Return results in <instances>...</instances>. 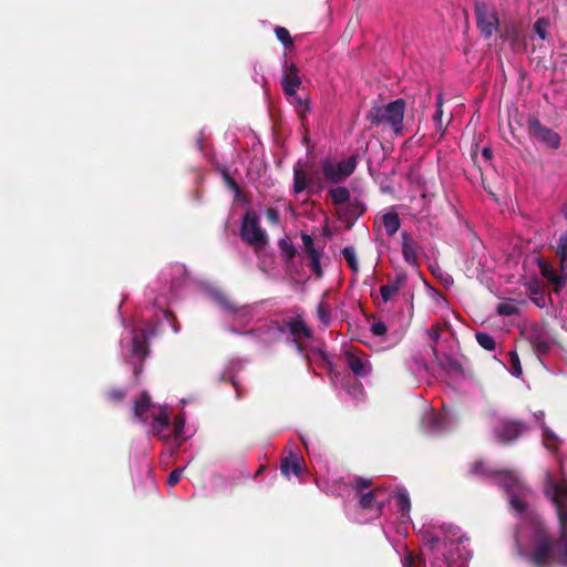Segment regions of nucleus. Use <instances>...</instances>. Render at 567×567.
<instances>
[{"mask_svg": "<svg viewBox=\"0 0 567 567\" xmlns=\"http://www.w3.org/2000/svg\"><path fill=\"white\" fill-rule=\"evenodd\" d=\"M132 352L140 358H145L147 355L148 344L144 334L134 336L132 341Z\"/></svg>", "mask_w": 567, "mask_h": 567, "instance_id": "nucleus-27", "label": "nucleus"}, {"mask_svg": "<svg viewBox=\"0 0 567 567\" xmlns=\"http://www.w3.org/2000/svg\"><path fill=\"white\" fill-rule=\"evenodd\" d=\"M274 32H275V35H276L277 40L279 42H281L282 45L287 50L295 49L293 39L290 35V32H289V30L287 28L281 27V25H276L275 29H274Z\"/></svg>", "mask_w": 567, "mask_h": 567, "instance_id": "nucleus-26", "label": "nucleus"}, {"mask_svg": "<svg viewBox=\"0 0 567 567\" xmlns=\"http://www.w3.org/2000/svg\"><path fill=\"white\" fill-rule=\"evenodd\" d=\"M532 348L536 346V341H545L548 339L547 336H545L537 326L533 327L532 332L527 337Z\"/></svg>", "mask_w": 567, "mask_h": 567, "instance_id": "nucleus-42", "label": "nucleus"}, {"mask_svg": "<svg viewBox=\"0 0 567 567\" xmlns=\"http://www.w3.org/2000/svg\"><path fill=\"white\" fill-rule=\"evenodd\" d=\"M152 405V399L147 392H142L140 398L135 400L133 411L136 419L146 422L147 411Z\"/></svg>", "mask_w": 567, "mask_h": 567, "instance_id": "nucleus-18", "label": "nucleus"}, {"mask_svg": "<svg viewBox=\"0 0 567 567\" xmlns=\"http://www.w3.org/2000/svg\"><path fill=\"white\" fill-rule=\"evenodd\" d=\"M547 29H548V21L546 19H538L534 24V31L536 34L542 39L545 40L547 38Z\"/></svg>", "mask_w": 567, "mask_h": 567, "instance_id": "nucleus-40", "label": "nucleus"}, {"mask_svg": "<svg viewBox=\"0 0 567 567\" xmlns=\"http://www.w3.org/2000/svg\"><path fill=\"white\" fill-rule=\"evenodd\" d=\"M349 369L357 377H365L370 372V365L351 351L344 353Z\"/></svg>", "mask_w": 567, "mask_h": 567, "instance_id": "nucleus-17", "label": "nucleus"}, {"mask_svg": "<svg viewBox=\"0 0 567 567\" xmlns=\"http://www.w3.org/2000/svg\"><path fill=\"white\" fill-rule=\"evenodd\" d=\"M477 343L487 351H493L496 348L495 339L487 332L478 331L475 333Z\"/></svg>", "mask_w": 567, "mask_h": 567, "instance_id": "nucleus-30", "label": "nucleus"}, {"mask_svg": "<svg viewBox=\"0 0 567 567\" xmlns=\"http://www.w3.org/2000/svg\"><path fill=\"white\" fill-rule=\"evenodd\" d=\"M509 359L513 368V374L519 377L522 374V365L518 353L516 351H511Z\"/></svg>", "mask_w": 567, "mask_h": 567, "instance_id": "nucleus-44", "label": "nucleus"}, {"mask_svg": "<svg viewBox=\"0 0 567 567\" xmlns=\"http://www.w3.org/2000/svg\"><path fill=\"white\" fill-rule=\"evenodd\" d=\"M427 421L429 423L431 424V429L433 431L435 430H439L442 427V424H443V417L439 416V415H435V414H430L427 416Z\"/></svg>", "mask_w": 567, "mask_h": 567, "instance_id": "nucleus-51", "label": "nucleus"}, {"mask_svg": "<svg viewBox=\"0 0 567 567\" xmlns=\"http://www.w3.org/2000/svg\"><path fill=\"white\" fill-rule=\"evenodd\" d=\"M321 255L310 257V268L315 272V275L320 278L322 276V268L320 265Z\"/></svg>", "mask_w": 567, "mask_h": 567, "instance_id": "nucleus-48", "label": "nucleus"}, {"mask_svg": "<svg viewBox=\"0 0 567 567\" xmlns=\"http://www.w3.org/2000/svg\"><path fill=\"white\" fill-rule=\"evenodd\" d=\"M447 328V323L444 322V323H435L433 324L429 330H427V334L430 337V339L434 342V344L432 346V351L434 354H436V348H435V344L439 342L440 338H441V333Z\"/></svg>", "mask_w": 567, "mask_h": 567, "instance_id": "nucleus-33", "label": "nucleus"}, {"mask_svg": "<svg viewBox=\"0 0 567 567\" xmlns=\"http://www.w3.org/2000/svg\"><path fill=\"white\" fill-rule=\"evenodd\" d=\"M527 559L534 567H551L555 563V543L550 535L539 532Z\"/></svg>", "mask_w": 567, "mask_h": 567, "instance_id": "nucleus-3", "label": "nucleus"}, {"mask_svg": "<svg viewBox=\"0 0 567 567\" xmlns=\"http://www.w3.org/2000/svg\"><path fill=\"white\" fill-rule=\"evenodd\" d=\"M527 431V426L519 421H504L496 429L495 434L499 442L511 444Z\"/></svg>", "mask_w": 567, "mask_h": 567, "instance_id": "nucleus-8", "label": "nucleus"}, {"mask_svg": "<svg viewBox=\"0 0 567 567\" xmlns=\"http://www.w3.org/2000/svg\"><path fill=\"white\" fill-rule=\"evenodd\" d=\"M381 493L380 488H374L368 493L361 495L359 499V505L362 509H371L377 502L379 494Z\"/></svg>", "mask_w": 567, "mask_h": 567, "instance_id": "nucleus-28", "label": "nucleus"}, {"mask_svg": "<svg viewBox=\"0 0 567 567\" xmlns=\"http://www.w3.org/2000/svg\"><path fill=\"white\" fill-rule=\"evenodd\" d=\"M550 349H551V342H550L549 338L546 339L545 341H536V346L533 347V350L538 355V358L549 353Z\"/></svg>", "mask_w": 567, "mask_h": 567, "instance_id": "nucleus-39", "label": "nucleus"}, {"mask_svg": "<svg viewBox=\"0 0 567 567\" xmlns=\"http://www.w3.org/2000/svg\"><path fill=\"white\" fill-rule=\"evenodd\" d=\"M292 99V104L296 107L298 115L301 118H305L306 114L310 112V101L309 99H302L300 95L295 93V96H290Z\"/></svg>", "mask_w": 567, "mask_h": 567, "instance_id": "nucleus-29", "label": "nucleus"}, {"mask_svg": "<svg viewBox=\"0 0 567 567\" xmlns=\"http://www.w3.org/2000/svg\"><path fill=\"white\" fill-rule=\"evenodd\" d=\"M527 132L529 137L550 150H558L561 137L558 133L544 125L536 116L527 120Z\"/></svg>", "mask_w": 567, "mask_h": 567, "instance_id": "nucleus-5", "label": "nucleus"}, {"mask_svg": "<svg viewBox=\"0 0 567 567\" xmlns=\"http://www.w3.org/2000/svg\"><path fill=\"white\" fill-rule=\"evenodd\" d=\"M223 177H224V181L226 183V185L234 192L236 193H239L240 192V188L238 186V184L236 183V181L229 175V173L227 171H224L223 172Z\"/></svg>", "mask_w": 567, "mask_h": 567, "instance_id": "nucleus-50", "label": "nucleus"}, {"mask_svg": "<svg viewBox=\"0 0 567 567\" xmlns=\"http://www.w3.org/2000/svg\"><path fill=\"white\" fill-rule=\"evenodd\" d=\"M357 164L358 162L355 155H351L347 159L339 163H333L326 159L322 162L321 166L322 174L328 182L332 184H339L352 175V173L355 171Z\"/></svg>", "mask_w": 567, "mask_h": 567, "instance_id": "nucleus-6", "label": "nucleus"}, {"mask_svg": "<svg viewBox=\"0 0 567 567\" xmlns=\"http://www.w3.org/2000/svg\"><path fill=\"white\" fill-rule=\"evenodd\" d=\"M266 217L269 223H271L274 225L279 224L280 217H279V213L276 208H268L266 210Z\"/></svg>", "mask_w": 567, "mask_h": 567, "instance_id": "nucleus-52", "label": "nucleus"}, {"mask_svg": "<svg viewBox=\"0 0 567 567\" xmlns=\"http://www.w3.org/2000/svg\"><path fill=\"white\" fill-rule=\"evenodd\" d=\"M556 255L559 258L560 269L565 270L567 268V230L557 240Z\"/></svg>", "mask_w": 567, "mask_h": 567, "instance_id": "nucleus-24", "label": "nucleus"}, {"mask_svg": "<svg viewBox=\"0 0 567 567\" xmlns=\"http://www.w3.org/2000/svg\"><path fill=\"white\" fill-rule=\"evenodd\" d=\"M301 85L299 69L295 63L286 65L281 78L282 91L287 96H295L297 89Z\"/></svg>", "mask_w": 567, "mask_h": 567, "instance_id": "nucleus-12", "label": "nucleus"}, {"mask_svg": "<svg viewBox=\"0 0 567 567\" xmlns=\"http://www.w3.org/2000/svg\"><path fill=\"white\" fill-rule=\"evenodd\" d=\"M212 296L215 302L228 313H236L240 308L231 298H229L223 291L216 290L213 292Z\"/></svg>", "mask_w": 567, "mask_h": 567, "instance_id": "nucleus-20", "label": "nucleus"}, {"mask_svg": "<svg viewBox=\"0 0 567 567\" xmlns=\"http://www.w3.org/2000/svg\"><path fill=\"white\" fill-rule=\"evenodd\" d=\"M342 256L346 259L351 270L358 271L359 264L355 257V249L352 246H347L342 249Z\"/></svg>", "mask_w": 567, "mask_h": 567, "instance_id": "nucleus-35", "label": "nucleus"}, {"mask_svg": "<svg viewBox=\"0 0 567 567\" xmlns=\"http://www.w3.org/2000/svg\"><path fill=\"white\" fill-rule=\"evenodd\" d=\"M301 240L303 244V251L309 258L321 255L320 250L315 247L313 238L309 234L301 233Z\"/></svg>", "mask_w": 567, "mask_h": 567, "instance_id": "nucleus-32", "label": "nucleus"}, {"mask_svg": "<svg viewBox=\"0 0 567 567\" xmlns=\"http://www.w3.org/2000/svg\"><path fill=\"white\" fill-rule=\"evenodd\" d=\"M483 156L486 158V159H491L492 158V150L491 148H487L485 147L482 152Z\"/></svg>", "mask_w": 567, "mask_h": 567, "instance_id": "nucleus-58", "label": "nucleus"}, {"mask_svg": "<svg viewBox=\"0 0 567 567\" xmlns=\"http://www.w3.org/2000/svg\"><path fill=\"white\" fill-rule=\"evenodd\" d=\"M126 396V392L122 389H112L107 392V399L112 402H121Z\"/></svg>", "mask_w": 567, "mask_h": 567, "instance_id": "nucleus-46", "label": "nucleus"}, {"mask_svg": "<svg viewBox=\"0 0 567 567\" xmlns=\"http://www.w3.org/2000/svg\"><path fill=\"white\" fill-rule=\"evenodd\" d=\"M472 474L485 475V476H501L503 477L505 485L511 486L516 481V474L508 470H492L484 461H476L471 468Z\"/></svg>", "mask_w": 567, "mask_h": 567, "instance_id": "nucleus-13", "label": "nucleus"}, {"mask_svg": "<svg viewBox=\"0 0 567 567\" xmlns=\"http://www.w3.org/2000/svg\"><path fill=\"white\" fill-rule=\"evenodd\" d=\"M287 327H288L290 334L293 337L295 342H297L299 351L301 352L302 346L299 343V340L300 339H306V340L311 339L312 338L311 329L299 317L290 320L287 323Z\"/></svg>", "mask_w": 567, "mask_h": 567, "instance_id": "nucleus-16", "label": "nucleus"}, {"mask_svg": "<svg viewBox=\"0 0 567 567\" xmlns=\"http://www.w3.org/2000/svg\"><path fill=\"white\" fill-rule=\"evenodd\" d=\"M382 223L388 236H393L401 227V220L396 213H386L382 216Z\"/></svg>", "mask_w": 567, "mask_h": 567, "instance_id": "nucleus-21", "label": "nucleus"}, {"mask_svg": "<svg viewBox=\"0 0 567 567\" xmlns=\"http://www.w3.org/2000/svg\"><path fill=\"white\" fill-rule=\"evenodd\" d=\"M475 17L481 34L484 38L489 39L497 31L499 24L497 12L489 9L485 2L476 1Z\"/></svg>", "mask_w": 567, "mask_h": 567, "instance_id": "nucleus-7", "label": "nucleus"}, {"mask_svg": "<svg viewBox=\"0 0 567 567\" xmlns=\"http://www.w3.org/2000/svg\"><path fill=\"white\" fill-rule=\"evenodd\" d=\"M543 439L547 449L555 450L560 443L559 437L547 426H543Z\"/></svg>", "mask_w": 567, "mask_h": 567, "instance_id": "nucleus-34", "label": "nucleus"}, {"mask_svg": "<svg viewBox=\"0 0 567 567\" xmlns=\"http://www.w3.org/2000/svg\"><path fill=\"white\" fill-rule=\"evenodd\" d=\"M528 290L532 295L540 293V287L538 286V284H530Z\"/></svg>", "mask_w": 567, "mask_h": 567, "instance_id": "nucleus-56", "label": "nucleus"}, {"mask_svg": "<svg viewBox=\"0 0 567 567\" xmlns=\"http://www.w3.org/2000/svg\"><path fill=\"white\" fill-rule=\"evenodd\" d=\"M395 504L398 509L401 512L402 516H405L409 514L411 509V502L410 497L406 491H400L396 494Z\"/></svg>", "mask_w": 567, "mask_h": 567, "instance_id": "nucleus-31", "label": "nucleus"}, {"mask_svg": "<svg viewBox=\"0 0 567 567\" xmlns=\"http://www.w3.org/2000/svg\"><path fill=\"white\" fill-rule=\"evenodd\" d=\"M406 102L404 99H396L385 105H373L365 115L371 126L390 130L394 135L403 134V121Z\"/></svg>", "mask_w": 567, "mask_h": 567, "instance_id": "nucleus-1", "label": "nucleus"}, {"mask_svg": "<svg viewBox=\"0 0 567 567\" xmlns=\"http://www.w3.org/2000/svg\"><path fill=\"white\" fill-rule=\"evenodd\" d=\"M280 471L286 477H290L291 473L299 476L301 474L300 460L292 454L289 457H284L281 460Z\"/></svg>", "mask_w": 567, "mask_h": 567, "instance_id": "nucleus-19", "label": "nucleus"}, {"mask_svg": "<svg viewBox=\"0 0 567 567\" xmlns=\"http://www.w3.org/2000/svg\"><path fill=\"white\" fill-rule=\"evenodd\" d=\"M551 501L556 506L559 518V543L561 545V558L567 566V482L554 483L551 486Z\"/></svg>", "mask_w": 567, "mask_h": 567, "instance_id": "nucleus-2", "label": "nucleus"}, {"mask_svg": "<svg viewBox=\"0 0 567 567\" xmlns=\"http://www.w3.org/2000/svg\"><path fill=\"white\" fill-rule=\"evenodd\" d=\"M423 542L425 546H427L431 550L435 548V546L440 543V537L434 534L425 533L423 535Z\"/></svg>", "mask_w": 567, "mask_h": 567, "instance_id": "nucleus-47", "label": "nucleus"}, {"mask_svg": "<svg viewBox=\"0 0 567 567\" xmlns=\"http://www.w3.org/2000/svg\"><path fill=\"white\" fill-rule=\"evenodd\" d=\"M388 331L386 324L382 321L373 322L371 326V332L374 336H384Z\"/></svg>", "mask_w": 567, "mask_h": 567, "instance_id": "nucleus-49", "label": "nucleus"}, {"mask_svg": "<svg viewBox=\"0 0 567 567\" xmlns=\"http://www.w3.org/2000/svg\"><path fill=\"white\" fill-rule=\"evenodd\" d=\"M240 237L246 244L251 246L256 252L267 246L268 238L265 230L259 225V217L256 212L248 210L244 215Z\"/></svg>", "mask_w": 567, "mask_h": 567, "instance_id": "nucleus-4", "label": "nucleus"}, {"mask_svg": "<svg viewBox=\"0 0 567 567\" xmlns=\"http://www.w3.org/2000/svg\"><path fill=\"white\" fill-rule=\"evenodd\" d=\"M442 116H443V99L442 95L436 96V111L433 115V121L439 128H442Z\"/></svg>", "mask_w": 567, "mask_h": 567, "instance_id": "nucleus-41", "label": "nucleus"}, {"mask_svg": "<svg viewBox=\"0 0 567 567\" xmlns=\"http://www.w3.org/2000/svg\"><path fill=\"white\" fill-rule=\"evenodd\" d=\"M540 301H543V302H544V298H543V297H540L539 299H534V302H535L538 307H542V306H543V303H540Z\"/></svg>", "mask_w": 567, "mask_h": 567, "instance_id": "nucleus-59", "label": "nucleus"}, {"mask_svg": "<svg viewBox=\"0 0 567 567\" xmlns=\"http://www.w3.org/2000/svg\"><path fill=\"white\" fill-rule=\"evenodd\" d=\"M401 248L404 261L413 267L419 266V252L421 250L417 241L408 231L401 233Z\"/></svg>", "mask_w": 567, "mask_h": 567, "instance_id": "nucleus-10", "label": "nucleus"}, {"mask_svg": "<svg viewBox=\"0 0 567 567\" xmlns=\"http://www.w3.org/2000/svg\"><path fill=\"white\" fill-rule=\"evenodd\" d=\"M317 315H318L319 320L324 326H328L330 323V307L327 303L320 302L318 305Z\"/></svg>", "mask_w": 567, "mask_h": 567, "instance_id": "nucleus-38", "label": "nucleus"}, {"mask_svg": "<svg viewBox=\"0 0 567 567\" xmlns=\"http://www.w3.org/2000/svg\"><path fill=\"white\" fill-rule=\"evenodd\" d=\"M318 189H322V184H321V181L318 179Z\"/></svg>", "mask_w": 567, "mask_h": 567, "instance_id": "nucleus-60", "label": "nucleus"}, {"mask_svg": "<svg viewBox=\"0 0 567 567\" xmlns=\"http://www.w3.org/2000/svg\"><path fill=\"white\" fill-rule=\"evenodd\" d=\"M404 567H412L415 565V557L412 553H409L403 561Z\"/></svg>", "mask_w": 567, "mask_h": 567, "instance_id": "nucleus-54", "label": "nucleus"}, {"mask_svg": "<svg viewBox=\"0 0 567 567\" xmlns=\"http://www.w3.org/2000/svg\"><path fill=\"white\" fill-rule=\"evenodd\" d=\"M408 282V275L405 272H399L395 275V277L386 285L381 286L380 288V295L382 298V301L385 303L389 300H391L396 293L400 292L401 289H403L406 286Z\"/></svg>", "mask_w": 567, "mask_h": 567, "instance_id": "nucleus-15", "label": "nucleus"}, {"mask_svg": "<svg viewBox=\"0 0 567 567\" xmlns=\"http://www.w3.org/2000/svg\"><path fill=\"white\" fill-rule=\"evenodd\" d=\"M184 470V467H177L169 473L167 477L168 486L173 487L181 481Z\"/></svg>", "mask_w": 567, "mask_h": 567, "instance_id": "nucleus-45", "label": "nucleus"}, {"mask_svg": "<svg viewBox=\"0 0 567 567\" xmlns=\"http://www.w3.org/2000/svg\"><path fill=\"white\" fill-rule=\"evenodd\" d=\"M329 195L333 205L337 206L349 203L351 197L349 189L344 186L330 188Z\"/></svg>", "mask_w": 567, "mask_h": 567, "instance_id": "nucleus-23", "label": "nucleus"}, {"mask_svg": "<svg viewBox=\"0 0 567 567\" xmlns=\"http://www.w3.org/2000/svg\"><path fill=\"white\" fill-rule=\"evenodd\" d=\"M496 312L499 316H514L518 313V307L514 302H502L497 306Z\"/></svg>", "mask_w": 567, "mask_h": 567, "instance_id": "nucleus-37", "label": "nucleus"}, {"mask_svg": "<svg viewBox=\"0 0 567 567\" xmlns=\"http://www.w3.org/2000/svg\"><path fill=\"white\" fill-rule=\"evenodd\" d=\"M512 504L518 509V511H524V505L522 504L520 501L518 499H512Z\"/></svg>", "mask_w": 567, "mask_h": 567, "instance_id": "nucleus-57", "label": "nucleus"}, {"mask_svg": "<svg viewBox=\"0 0 567 567\" xmlns=\"http://www.w3.org/2000/svg\"><path fill=\"white\" fill-rule=\"evenodd\" d=\"M169 427V416L166 411H162L158 415L154 416L152 422V431L158 436L163 437V432Z\"/></svg>", "mask_w": 567, "mask_h": 567, "instance_id": "nucleus-22", "label": "nucleus"}, {"mask_svg": "<svg viewBox=\"0 0 567 567\" xmlns=\"http://www.w3.org/2000/svg\"><path fill=\"white\" fill-rule=\"evenodd\" d=\"M365 209V204L359 198H354L347 203L344 207L337 209V216L346 225L347 229H351L355 220L364 214Z\"/></svg>", "mask_w": 567, "mask_h": 567, "instance_id": "nucleus-9", "label": "nucleus"}, {"mask_svg": "<svg viewBox=\"0 0 567 567\" xmlns=\"http://www.w3.org/2000/svg\"><path fill=\"white\" fill-rule=\"evenodd\" d=\"M185 426V420L183 416H176L174 420V432L178 436Z\"/></svg>", "mask_w": 567, "mask_h": 567, "instance_id": "nucleus-53", "label": "nucleus"}, {"mask_svg": "<svg viewBox=\"0 0 567 567\" xmlns=\"http://www.w3.org/2000/svg\"><path fill=\"white\" fill-rule=\"evenodd\" d=\"M301 441H302L303 445H305V446H307V442H306V440L303 439V436H301Z\"/></svg>", "mask_w": 567, "mask_h": 567, "instance_id": "nucleus-61", "label": "nucleus"}, {"mask_svg": "<svg viewBox=\"0 0 567 567\" xmlns=\"http://www.w3.org/2000/svg\"><path fill=\"white\" fill-rule=\"evenodd\" d=\"M373 484L372 480L371 478H365V477H357L354 480V482L352 483V487L357 491V492H362L363 489H367L369 487H371Z\"/></svg>", "mask_w": 567, "mask_h": 567, "instance_id": "nucleus-43", "label": "nucleus"}, {"mask_svg": "<svg viewBox=\"0 0 567 567\" xmlns=\"http://www.w3.org/2000/svg\"><path fill=\"white\" fill-rule=\"evenodd\" d=\"M230 383L233 384V386L235 388L236 390V396L237 399H240L243 396V392H241V389L238 384V382L235 380V379H230Z\"/></svg>", "mask_w": 567, "mask_h": 567, "instance_id": "nucleus-55", "label": "nucleus"}, {"mask_svg": "<svg viewBox=\"0 0 567 567\" xmlns=\"http://www.w3.org/2000/svg\"><path fill=\"white\" fill-rule=\"evenodd\" d=\"M442 368H444L447 371L461 373L463 371V367L461 362L450 355H445L444 359L441 362Z\"/></svg>", "mask_w": 567, "mask_h": 567, "instance_id": "nucleus-36", "label": "nucleus"}, {"mask_svg": "<svg viewBox=\"0 0 567 567\" xmlns=\"http://www.w3.org/2000/svg\"><path fill=\"white\" fill-rule=\"evenodd\" d=\"M313 184L315 178H309L307 173L302 168L300 162H298L297 165L293 167V193L300 194L307 190L309 195H312L315 192Z\"/></svg>", "mask_w": 567, "mask_h": 567, "instance_id": "nucleus-14", "label": "nucleus"}, {"mask_svg": "<svg viewBox=\"0 0 567 567\" xmlns=\"http://www.w3.org/2000/svg\"><path fill=\"white\" fill-rule=\"evenodd\" d=\"M278 247L280 249V255L286 262H290L297 255V249L292 243L286 238H280L278 240Z\"/></svg>", "mask_w": 567, "mask_h": 567, "instance_id": "nucleus-25", "label": "nucleus"}, {"mask_svg": "<svg viewBox=\"0 0 567 567\" xmlns=\"http://www.w3.org/2000/svg\"><path fill=\"white\" fill-rule=\"evenodd\" d=\"M538 267L540 270V274L544 278H546L554 287V291L556 293H559L566 284V274L565 270L560 269V274H558L554 267L545 261L544 259L538 260Z\"/></svg>", "mask_w": 567, "mask_h": 567, "instance_id": "nucleus-11", "label": "nucleus"}]
</instances>
